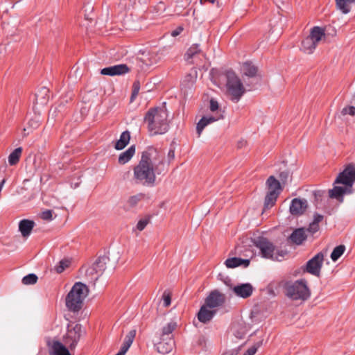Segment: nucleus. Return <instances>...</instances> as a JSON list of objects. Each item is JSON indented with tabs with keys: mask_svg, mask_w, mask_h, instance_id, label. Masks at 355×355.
<instances>
[{
	"mask_svg": "<svg viewBox=\"0 0 355 355\" xmlns=\"http://www.w3.org/2000/svg\"><path fill=\"white\" fill-rule=\"evenodd\" d=\"M165 171L164 154L157 148L150 146L142 153L138 164L133 169V179L138 184L152 187L155 184L156 176Z\"/></svg>",
	"mask_w": 355,
	"mask_h": 355,
	"instance_id": "1",
	"label": "nucleus"
},
{
	"mask_svg": "<svg viewBox=\"0 0 355 355\" xmlns=\"http://www.w3.org/2000/svg\"><path fill=\"white\" fill-rule=\"evenodd\" d=\"M334 184H342L343 186L334 185L333 189L329 190V196L343 202L345 195L355 192V166L352 164H348L338 175Z\"/></svg>",
	"mask_w": 355,
	"mask_h": 355,
	"instance_id": "2",
	"label": "nucleus"
},
{
	"mask_svg": "<svg viewBox=\"0 0 355 355\" xmlns=\"http://www.w3.org/2000/svg\"><path fill=\"white\" fill-rule=\"evenodd\" d=\"M144 121L148 125L150 135H164L168 132V112L164 107L150 109L144 116Z\"/></svg>",
	"mask_w": 355,
	"mask_h": 355,
	"instance_id": "3",
	"label": "nucleus"
},
{
	"mask_svg": "<svg viewBox=\"0 0 355 355\" xmlns=\"http://www.w3.org/2000/svg\"><path fill=\"white\" fill-rule=\"evenodd\" d=\"M87 286L82 282H76L66 297L67 309L74 313L78 312L83 306V300L88 295Z\"/></svg>",
	"mask_w": 355,
	"mask_h": 355,
	"instance_id": "4",
	"label": "nucleus"
},
{
	"mask_svg": "<svg viewBox=\"0 0 355 355\" xmlns=\"http://www.w3.org/2000/svg\"><path fill=\"white\" fill-rule=\"evenodd\" d=\"M285 295L292 300L305 301L311 295V291L305 279L286 282L284 285Z\"/></svg>",
	"mask_w": 355,
	"mask_h": 355,
	"instance_id": "5",
	"label": "nucleus"
},
{
	"mask_svg": "<svg viewBox=\"0 0 355 355\" xmlns=\"http://www.w3.org/2000/svg\"><path fill=\"white\" fill-rule=\"evenodd\" d=\"M227 93L230 99L238 102L245 93V88L239 78L233 71L227 73Z\"/></svg>",
	"mask_w": 355,
	"mask_h": 355,
	"instance_id": "6",
	"label": "nucleus"
},
{
	"mask_svg": "<svg viewBox=\"0 0 355 355\" xmlns=\"http://www.w3.org/2000/svg\"><path fill=\"white\" fill-rule=\"evenodd\" d=\"M324 36L325 33L322 28L314 26L311 29L309 35L302 41L301 51L306 54H311L318 46V42Z\"/></svg>",
	"mask_w": 355,
	"mask_h": 355,
	"instance_id": "7",
	"label": "nucleus"
},
{
	"mask_svg": "<svg viewBox=\"0 0 355 355\" xmlns=\"http://www.w3.org/2000/svg\"><path fill=\"white\" fill-rule=\"evenodd\" d=\"M266 187L268 192L265 197L264 209H270L275 205L277 199L281 191L282 187L281 183L273 175H270L266 180Z\"/></svg>",
	"mask_w": 355,
	"mask_h": 355,
	"instance_id": "8",
	"label": "nucleus"
},
{
	"mask_svg": "<svg viewBox=\"0 0 355 355\" xmlns=\"http://www.w3.org/2000/svg\"><path fill=\"white\" fill-rule=\"evenodd\" d=\"M253 245L259 250V254L264 259L277 260L274 256L275 246L268 239L258 236L252 240Z\"/></svg>",
	"mask_w": 355,
	"mask_h": 355,
	"instance_id": "9",
	"label": "nucleus"
},
{
	"mask_svg": "<svg viewBox=\"0 0 355 355\" xmlns=\"http://www.w3.org/2000/svg\"><path fill=\"white\" fill-rule=\"evenodd\" d=\"M82 331V326L80 324H76L73 327L68 325L67 334L64 337V342L69 345L71 349L76 347L81 337Z\"/></svg>",
	"mask_w": 355,
	"mask_h": 355,
	"instance_id": "10",
	"label": "nucleus"
},
{
	"mask_svg": "<svg viewBox=\"0 0 355 355\" xmlns=\"http://www.w3.org/2000/svg\"><path fill=\"white\" fill-rule=\"evenodd\" d=\"M324 254L318 252L313 258L309 260L302 268L304 272H307L313 275L319 276L323 263Z\"/></svg>",
	"mask_w": 355,
	"mask_h": 355,
	"instance_id": "11",
	"label": "nucleus"
},
{
	"mask_svg": "<svg viewBox=\"0 0 355 355\" xmlns=\"http://www.w3.org/2000/svg\"><path fill=\"white\" fill-rule=\"evenodd\" d=\"M205 58V54L198 44H193L184 54V60L189 64H198Z\"/></svg>",
	"mask_w": 355,
	"mask_h": 355,
	"instance_id": "12",
	"label": "nucleus"
},
{
	"mask_svg": "<svg viewBox=\"0 0 355 355\" xmlns=\"http://www.w3.org/2000/svg\"><path fill=\"white\" fill-rule=\"evenodd\" d=\"M225 302V296L217 290L211 291L205 299V304L209 309L221 306Z\"/></svg>",
	"mask_w": 355,
	"mask_h": 355,
	"instance_id": "13",
	"label": "nucleus"
},
{
	"mask_svg": "<svg viewBox=\"0 0 355 355\" xmlns=\"http://www.w3.org/2000/svg\"><path fill=\"white\" fill-rule=\"evenodd\" d=\"M254 288L250 283H241L234 286L232 291L235 296L246 299L250 297Z\"/></svg>",
	"mask_w": 355,
	"mask_h": 355,
	"instance_id": "14",
	"label": "nucleus"
},
{
	"mask_svg": "<svg viewBox=\"0 0 355 355\" xmlns=\"http://www.w3.org/2000/svg\"><path fill=\"white\" fill-rule=\"evenodd\" d=\"M129 71L128 67L125 64H120L107 67L101 70V73L105 76H120L127 73Z\"/></svg>",
	"mask_w": 355,
	"mask_h": 355,
	"instance_id": "15",
	"label": "nucleus"
},
{
	"mask_svg": "<svg viewBox=\"0 0 355 355\" xmlns=\"http://www.w3.org/2000/svg\"><path fill=\"white\" fill-rule=\"evenodd\" d=\"M109 261L110 259L106 255L99 257L94 263L92 267L89 268L87 272L91 274L95 272L97 275L96 279H98V277L101 276L106 269V265Z\"/></svg>",
	"mask_w": 355,
	"mask_h": 355,
	"instance_id": "16",
	"label": "nucleus"
},
{
	"mask_svg": "<svg viewBox=\"0 0 355 355\" xmlns=\"http://www.w3.org/2000/svg\"><path fill=\"white\" fill-rule=\"evenodd\" d=\"M307 207V201L305 199L294 198L290 205V212L292 215H302Z\"/></svg>",
	"mask_w": 355,
	"mask_h": 355,
	"instance_id": "17",
	"label": "nucleus"
},
{
	"mask_svg": "<svg viewBox=\"0 0 355 355\" xmlns=\"http://www.w3.org/2000/svg\"><path fill=\"white\" fill-rule=\"evenodd\" d=\"M216 313V311L209 309V306L204 304L200 309L198 313V319L202 323H207L209 322Z\"/></svg>",
	"mask_w": 355,
	"mask_h": 355,
	"instance_id": "18",
	"label": "nucleus"
},
{
	"mask_svg": "<svg viewBox=\"0 0 355 355\" xmlns=\"http://www.w3.org/2000/svg\"><path fill=\"white\" fill-rule=\"evenodd\" d=\"M223 117V116L222 114H220L217 116H205L202 117V119L198 121L196 125V131L198 136L200 137L204 128L207 125L222 119Z\"/></svg>",
	"mask_w": 355,
	"mask_h": 355,
	"instance_id": "19",
	"label": "nucleus"
},
{
	"mask_svg": "<svg viewBox=\"0 0 355 355\" xmlns=\"http://www.w3.org/2000/svg\"><path fill=\"white\" fill-rule=\"evenodd\" d=\"M49 353L53 355H71L68 349L59 341L48 342Z\"/></svg>",
	"mask_w": 355,
	"mask_h": 355,
	"instance_id": "20",
	"label": "nucleus"
},
{
	"mask_svg": "<svg viewBox=\"0 0 355 355\" xmlns=\"http://www.w3.org/2000/svg\"><path fill=\"white\" fill-rule=\"evenodd\" d=\"M35 226V222L28 219L21 220L19 223V231L24 238H27L31 234Z\"/></svg>",
	"mask_w": 355,
	"mask_h": 355,
	"instance_id": "21",
	"label": "nucleus"
},
{
	"mask_svg": "<svg viewBox=\"0 0 355 355\" xmlns=\"http://www.w3.org/2000/svg\"><path fill=\"white\" fill-rule=\"evenodd\" d=\"M173 345L174 341L173 338H170L166 340V341L165 340L161 339L159 343L155 344V347L159 353L165 354L172 351Z\"/></svg>",
	"mask_w": 355,
	"mask_h": 355,
	"instance_id": "22",
	"label": "nucleus"
},
{
	"mask_svg": "<svg viewBox=\"0 0 355 355\" xmlns=\"http://www.w3.org/2000/svg\"><path fill=\"white\" fill-rule=\"evenodd\" d=\"M225 264L228 268H234L240 266H243L246 268L250 265V259L232 257L226 259Z\"/></svg>",
	"mask_w": 355,
	"mask_h": 355,
	"instance_id": "23",
	"label": "nucleus"
},
{
	"mask_svg": "<svg viewBox=\"0 0 355 355\" xmlns=\"http://www.w3.org/2000/svg\"><path fill=\"white\" fill-rule=\"evenodd\" d=\"M135 153V146L134 145L130 146L125 151L121 153L118 158L120 164L128 163Z\"/></svg>",
	"mask_w": 355,
	"mask_h": 355,
	"instance_id": "24",
	"label": "nucleus"
},
{
	"mask_svg": "<svg viewBox=\"0 0 355 355\" xmlns=\"http://www.w3.org/2000/svg\"><path fill=\"white\" fill-rule=\"evenodd\" d=\"M306 238L305 232L302 228L295 230L290 236L291 241L297 245H300Z\"/></svg>",
	"mask_w": 355,
	"mask_h": 355,
	"instance_id": "25",
	"label": "nucleus"
},
{
	"mask_svg": "<svg viewBox=\"0 0 355 355\" xmlns=\"http://www.w3.org/2000/svg\"><path fill=\"white\" fill-rule=\"evenodd\" d=\"M130 139V133L129 131L125 130L123 132L120 136L119 139L115 144V148L116 150L123 149L129 143Z\"/></svg>",
	"mask_w": 355,
	"mask_h": 355,
	"instance_id": "26",
	"label": "nucleus"
},
{
	"mask_svg": "<svg viewBox=\"0 0 355 355\" xmlns=\"http://www.w3.org/2000/svg\"><path fill=\"white\" fill-rule=\"evenodd\" d=\"M49 89L43 87L35 94V100L37 104L45 105L49 99Z\"/></svg>",
	"mask_w": 355,
	"mask_h": 355,
	"instance_id": "27",
	"label": "nucleus"
},
{
	"mask_svg": "<svg viewBox=\"0 0 355 355\" xmlns=\"http://www.w3.org/2000/svg\"><path fill=\"white\" fill-rule=\"evenodd\" d=\"M177 324L175 322H168L166 326L162 328L161 334V339L168 340L170 338H172V332L176 328Z\"/></svg>",
	"mask_w": 355,
	"mask_h": 355,
	"instance_id": "28",
	"label": "nucleus"
},
{
	"mask_svg": "<svg viewBox=\"0 0 355 355\" xmlns=\"http://www.w3.org/2000/svg\"><path fill=\"white\" fill-rule=\"evenodd\" d=\"M241 71L245 76L254 77L257 74V68L252 63L246 62L242 65Z\"/></svg>",
	"mask_w": 355,
	"mask_h": 355,
	"instance_id": "29",
	"label": "nucleus"
},
{
	"mask_svg": "<svg viewBox=\"0 0 355 355\" xmlns=\"http://www.w3.org/2000/svg\"><path fill=\"white\" fill-rule=\"evenodd\" d=\"M337 8L343 14L350 12L349 3H355V0H336Z\"/></svg>",
	"mask_w": 355,
	"mask_h": 355,
	"instance_id": "30",
	"label": "nucleus"
},
{
	"mask_svg": "<svg viewBox=\"0 0 355 355\" xmlns=\"http://www.w3.org/2000/svg\"><path fill=\"white\" fill-rule=\"evenodd\" d=\"M22 149L21 148H17L8 156V163L10 165H15L19 159Z\"/></svg>",
	"mask_w": 355,
	"mask_h": 355,
	"instance_id": "31",
	"label": "nucleus"
},
{
	"mask_svg": "<svg viewBox=\"0 0 355 355\" xmlns=\"http://www.w3.org/2000/svg\"><path fill=\"white\" fill-rule=\"evenodd\" d=\"M231 330L234 336L239 339H241L245 334V329L243 325L240 324H234L232 325Z\"/></svg>",
	"mask_w": 355,
	"mask_h": 355,
	"instance_id": "32",
	"label": "nucleus"
},
{
	"mask_svg": "<svg viewBox=\"0 0 355 355\" xmlns=\"http://www.w3.org/2000/svg\"><path fill=\"white\" fill-rule=\"evenodd\" d=\"M345 250V247L343 245H340L336 246L331 254V259L332 261H337L344 253Z\"/></svg>",
	"mask_w": 355,
	"mask_h": 355,
	"instance_id": "33",
	"label": "nucleus"
},
{
	"mask_svg": "<svg viewBox=\"0 0 355 355\" xmlns=\"http://www.w3.org/2000/svg\"><path fill=\"white\" fill-rule=\"evenodd\" d=\"M70 260L69 259H62L58 262V263L55 266V270L58 273H62L66 268H67L70 265Z\"/></svg>",
	"mask_w": 355,
	"mask_h": 355,
	"instance_id": "34",
	"label": "nucleus"
},
{
	"mask_svg": "<svg viewBox=\"0 0 355 355\" xmlns=\"http://www.w3.org/2000/svg\"><path fill=\"white\" fill-rule=\"evenodd\" d=\"M37 276L35 274L31 273L23 277L22 283L24 285H32L37 282Z\"/></svg>",
	"mask_w": 355,
	"mask_h": 355,
	"instance_id": "35",
	"label": "nucleus"
},
{
	"mask_svg": "<svg viewBox=\"0 0 355 355\" xmlns=\"http://www.w3.org/2000/svg\"><path fill=\"white\" fill-rule=\"evenodd\" d=\"M143 198L144 195L142 193H138L137 195L132 196L128 198L127 204L130 207H133L136 206Z\"/></svg>",
	"mask_w": 355,
	"mask_h": 355,
	"instance_id": "36",
	"label": "nucleus"
},
{
	"mask_svg": "<svg viewBox=\"0 0 355 355\" xmlns=\"http://www.w3.org/2000/svg\"><path fill=\"white\" fill-rule=\"evenodd\" d=\"M136 336V330L132 329L130 330L128 334L125 336V338L124 339L123 343L126 344L127 345L131 346L132 344L134 339Z\"/></svg>",
	"mask_w": 355,
	"mask_h": 355,
	"instance_id": "37",
	"label": "nucleus"
},
{
	"mask_svg": "<svg viewBox=\"0 0 355 355\" xmlns=\"http://www.w3.org/2000/svg\"><path fill=\"white\" fill-rule=\"evenodd\" d=\"M149 222L150 218L148 216H146L140 219L136 225V229L139 231H142L143 230L145 229V227L149 223Z\"/></svg>",
	"mask_w": 355,
	"mask_h": 355,
	"instance_id": "38",
	"label": "nucleus"
},
{
	"mask_svg": "<svg viewBox=\"0 0 355 355\" xmlns=\"http://www.w3.org/2000/svg\"><path fill=\"white\" fill-rule=\"evenodd\" d=\"M262 344V341L256 343L253 346L250 347L243 355H254L257 352V349L260 347Z\"/></svg>",
	"mask_w": 355,
	"mask_h": 355,
	"instance_id": "39",
	"label": "nucleus"
},
{
	"mask_svg": "<svg viewBox=\"0 0 355 355\" xmlns=\"http://www.w3.org/2000/svg\"><path fill=\"white\" fill-rule=\"evenodd\" d=\"M291 177V173L288 170H284L279 173V178L283 184H285Z\"/></svg>",
	"mask_w": 355,
	"mask_h": 355,
	"instance_id": "40",
	"label": "nucleus"
},
{
	"mask_svg": "<svg viewBox=\"0 0 355 355\" xmlns=\"http://www.w3.org/2000/svg\"><path fill=\"white\" fill-rule=\"evenodd\" d=\"M341 112L343 115L349 114L350 116H355V107L354 106L345 107L342 110Z\"/></svg>",
	"mask_w": 355,
	"mask_h": 355,
	"instance_id": "41",
	"label": "nucleus"
},
{
	"mask_svg": "<svg viewBox=\"0 0 355 355\" xmlns=\"http://www.w3.org/2000/svg\"><path fill=\"white\" fill-rule=\"evenodd\" d=\"M53 211L51 210H46L42 213V218L46 220H52Z\"/></svg>",
	"mask_w": 355,
	"mask_h": 355,
	"instance_id": "42",
	"label": "nucleus"
},
{
	"mask_svg": "<svg viewBox=\"0 0 355 355\" xmlns=\"http://www.w3.org/2000/svg\"><path fill=\"white\" fill-rule=\"evenodd\" d=\"M139 88H140L139 83V82H135L134 84H133V89H132V96H131V99L132 100L134 98H135V96L138 94L139 91Z\"/></svg>",
	"mask_w": 355,
	"mask_h": 355,
	"instance_id": "43",
	"label": "nucleus"
},
{
	"mask_svg": "<svg viewBox=\"0 0 355 355\" xmlns=\"http://www.w3.org/2000/svg\"><path fill=\"white\" fill-rule=\"evenodd\" d=\"M319 230V225L313 222L311 223L308 231L312 234L317 232Z\"/></svg>",
	"mask_w": 355,
	"mask_h": 355,
	"instance_id": "44",
	"label": "nucleus"
},
{
	"mask_svg": "<svg viewBox=\"0 0 355 355\" xmlns=\"http://www.w3.org/2000/svg\"><path fill=\"white\" fill-rule=\"evenodd\" d=\"M162 298L164 306L165 307L168 306L171 302L170 295L168 294H166V293H164Z\"/></svg>",
	"mask_w": 355,
	"mask_h": 355,
	"instance_id": "45",
	"label": "nucleus"
},
{
	"mask_svg": "<svg viewBox=\"0 0 355 355\" xmlns=\"http://www.w3.org/2000/svg\"><path fill=\"white\" fill-rule=\"evenodd\" d=\"M218 103L217 101L214 100V99H211L210 100V110L211 112H215L218 109Z\"/></svg>",
	"mask_w": 355,
	"mask_h": 355,
	"instance_id": "46",
	"label": "nucleus"
},
{
	"mask_svg": "<svg viewBox=\"0 0 355 355\" xmlns=\"http://www.w3.org/2000/svg\"><path fill=\"white\" fill-rule=\"evenodd\" d=\"M130 346L127 345L125 343H123L122 346L121 347V349L119 352L117 353L119 355H125V353L128 352Z\"/></svg>",
	"mask_w": 355,
	"mask_h": 355,
	"instance_id": "47",
	"label": "nucleus"
},
{
	"mask_svg": "<svg viewBox=\"0 0 355 355\" xmlns=\"http://www.w3.org/2000/svg\"><path fill=\"white\" fill-rule=\"evenodd\" d=\"M39 120L37 119H31L28 121V125L32 128H37L39 126Z\"/></svg>",
	"mask_w": 355,
	"mask_h": 355,
	"instance_id": "48",
	"label": "nucleus"
},
{
	"mask_svg": "<svg viewBox=\"0 0 355 355\" xmlns=\"http://www.w3.org/2000/svg\"><path fill=\"white\" fill-rule=\"evenodd\" d=\"M323 220V216L320 214H315L313 216V222L319 225V223Z\"/></svg>",
	"mask_w": 355,
	"mask_h": 355,
	"instance_id": "49",
	"label": "nucleus"
},
{
	"mask_svg": "<svg viewBox=\"0 0 355 355\" xmlns=\"http://www.w3.org/2000/svg\"><path fill=\"white\" fill-rule=\"evenodd\" d=\"M150 60L149 62L147 63V64H153L157 62V59L156 58V55L154 53H150Z\"/></svg>",
	"mask_w": 355,
	"mask_h": 355,
	"instance_id": "50",
	"label": "nucleus"
},
{
	"mask_svg": "<svg viewBox=\"0 0 355 355\" xmlns=\"http://www.w3.org/2000/svg\"><path fill=\"white\" fill-rule=\"evenodd\" d=\"M167 157H168V159L169 162L174 159V157H175V150H174V149L171 148L168 150Z\"/></svg>",
	"mask_w": 355,
	"mask_h": 355,
	"instance_id": "51",
	"label": "nucleus"
},
{
	"mask_svg": "<svg viewBox=\"0 0 355 355\" xmlns=\"http://www.w3.org/2000/svg\"><path fill=\"white\" fill-rule=\"evenodd\" d=\"M182 30H183V28L182 27H178V28H176L175 30L172 31L171 35L173 37H176V36L179 35L181 33Z\"/></svg>",
	"mask_w": 355,
	"mask_h": 355,
	"instance_id": "52",
	"label": "nucleus"
},
{
	"mask_svg": "<svg viewBox=\"0 0 355 355\" xmlns=\"http://www.w3.org/2000/svg\"><path fill=\"white\" fill-rule=\"evenodd\" d=\"M246 144V141L244 139H241L238 141L237 146L238 148H243Z\"/></svg>",
	"mask_w": 355,
	"mask_h": 355,
	"instance_id": "53",
	"label": "nucleus"
},
{
	"mask_svg": "<svg viewBox=\"0 0 355 355\" xmlns=\"http://www.w3.org/2000/svg\"><path fill=\"white\" fill-rule=\"evenodd\" d=\"M5 182H6V180L5 179H3L1 180V182H0V191H1V189H2Z\"/></svg>",
	"mask_w": 355,
	"mask_h": 355,
	"instance_id": "54",
	"label": "nucleus"
},
{
	"mask_svg": "<svg viewBox=\"0 0 355 355\" xmlns=\"http://www.w3.org/2000/svg\"><path fill=\"white\" fill-rule=\"evenodd\" d=\"M186 78L187 79H191V78H193V77H192V76L191 74H189V75L187 76Z\"/></svg>",
	"mask_w": 355,
	"mask_h": 355,
	"instance_id": "55",
	"label": "nucleus"
},
{
	"mask_svg": "<svg viewBox=\"0 0 355 355\" xmlns=\"http://www.w3.org/2000/svg\"><path fill=\"white\" fill-rule=\"evenodd\" d=\"M280 254L281 256H283V255H284L283 252H281V254Z\"/></svg>",
	"mask_w": 355,
	"mask_h": 355,
	"instance_id": "56",
	"label": "nucleus"
},
{
	"mask_svg": "<svg viewBox=\"0 0 355 355\" xmlns=\"http://www.w3.org/2000/svg\"><path fill=\"white\" fill-rule=\"evenodd\" d=\"M116 355H119L118 354H116Z\"/></svg>",
	"mask_w": 355,
	"mask_h": 355,
	"instance_id": "57",
	"label": "nucleus"
}]
</instances>
